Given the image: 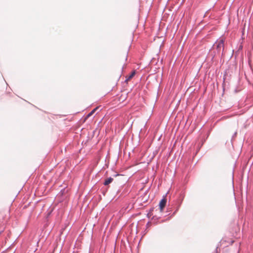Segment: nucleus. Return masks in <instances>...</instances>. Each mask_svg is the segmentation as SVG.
Here are the masks:
<instances>
[{
  "instance_id": "f257e3e1",
  "label": "nucleus",
  "mask_w": 253,
  "mask_h": 253,
  "mask_svg": "<svg viewBox=\"0 0 253 253\" xmlns=\"http://www.w3.org/2000/svg\"><path fill=\"white\" fill-rule=\"evenodd\" d=\"M224 40L223 39H220L216 41L215 44L214 45L216 46V48L218 51L219 52L221 49H223L224 48Z\"/></svg>"
},
{
  "instance_id": "f03ea898",
  "label": "nucleus",
  "mask_w": 253,
  "mask_h": 253,
  "mask_svg": "<svg viewBox=\"0 0 253 253\" xmlns=\"http://www.w3.org/2000/svg\"><path fill=\"white\" fill-rule=\"evenodd\" d=\"M167 203V199L166 198H164L163 199L161 200L159 203V207L161 211H162L165 207Z\"/></svg>"
},
{
  "instance_id": "7ed1b4c3",
  "label": "nucleus",
  "mask_w": 253,
  "mask_h": 253,
  "mask_svg": "<svg viewBox=\"0 0 253 253\" xmlns=\"http://www.w3.org/2000/svg\"><path fill=\"white\" fill-rule=\"evenodd\" d=\"M98 107H96L95 108H94V109H93L89 114H88V115L85 117V120H86L87 118H88L89 117H90L91 116H92L95 112V111L98 109Z\"/></svg>"
},
{
  "instance_id": "20e7f679",
  "label": "nucleus",
  "mask_w": 253,
  "mask_h": 253,
  "mask_svg": "<svg viewBox=\"0 0 253 253\" xmlns=\"http://www.w3.org/2000/svg\"><path fill=\"white\" fill-rule=\"evenodd\" d=\"M113 180V178H111V177L108 178L107 179H106L105 180V182L104 183V184L105 185H108L110 183H111Z\"/></svg>"
},
{
  "instance_id": "39448f33",
  "label": "nucleus",
  "mask_w": 253,
  "mask_h": 253,
  "mask_svg": "<svg viewBox=\"0 0 253 253\" xmlns=\"http://www.w3.org/2000/svg\"><path fill=\"white\" fill-rule=\"evenodd\" d=\"M135 71H133L132 72L129 76L127 78L126 80V81L127 82L128 81L130 80L131 79H132L134 76L135 75Z\"/></svg>"
}]
</instances>
